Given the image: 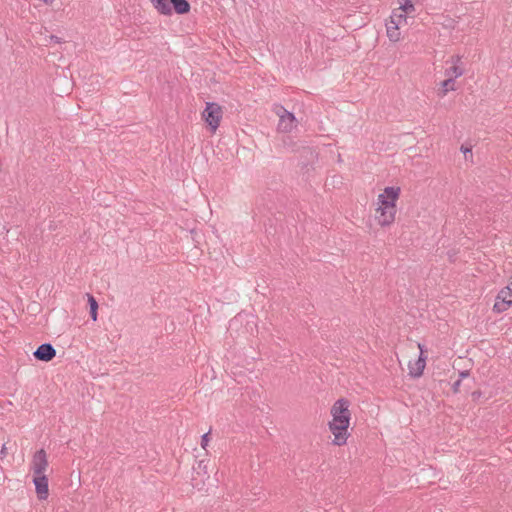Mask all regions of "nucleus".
I'll use <instances>...</instances> for the list:
<instances>
[{"label":"nucleus","instance_id":"nucleus-21","mask_svg":"<svg viewBox=\"0 0 512 512\" xmlns=\"http://www.w3.org/2000/svg\"><path fill=\"white\" fill-rule=\"evenodd\" d=\"M50 39L52 41H54L55 43H61L62 42V40L59 37L55 36V35H51Z\"/></svg>","mask_w":512,"mask_h":512},{"label":"nucleus","instance_id":"nucleus-8","mask_svg":"<svg viewBox=\"0 0 512 512\" xmlns=\"http://www.w3.org/2000/svg\"><path fill=\"white\" fill-rule=\"evenodd\" d=\"M34 486H35V492L37 495L38 500L45 501L47 500L49 496V482H48V476H35L32 477Z\"/></svg>","mask_w":512,"mask_h":512},{"label":"nucleus","instance_id":"nucleus-10","mask_svg":"<svg viewBox=\"0 0 512 512\" xmlns=\"http://www.w3.org/2000/svg\"><path fill=\"white\" fill-rule=\"evenodd\" d=\"M56 355V351L51 344H42L34 352L36 359L40 361H51Z\"/></svg>","mask_w":512,"mask_h":512},{"label":"nucleus","instance_id":"nucleus-5","mask_svg":"<svg viewBox=\"0 0 512 512\" xmlns=\"http://www.w3.org/2000/svg\"><path fill=\"white\" fill-rule=\"evenodd\" d=\"M274 112L279 117L278 131L287 133L296 127L297 120L294 114L287 111L283 106L276 105Z\"/></svg>","mask_w":512,"mask_h":512},{"label":"nucleus","instance_id":"nucleus-23","mask_svg":"<svg viewBox=\"0 0 512 512\" xmlns=\"http://www.w3.org/2000/svg\"><path fill=\"white\" fill-rule=\"evenodd\" d=\"M467 376H468V373H467V372H461V373H460V377H461V378H465V377H467Z\"/></svg>","mask_w":512,"mask_h":512},{"label":"nucleus","instance_id":"nucleus-17","mask_svg":"<svg viewBox=\"0 0 512 512\" xmlns=\"http://www.w3.org/2000/svg\"><path fill=\"white\" fill-rule=\"evenodd\" d=\"M87 300H88V303H89V306H90V315H91V318L96 321L97 320V310H98V303L97 301L95 300V298L90 295V294H87Z\"/></svg>","mask_w":512,"mask_h":512},{"label":"nucleus","instance_id":"nucleus-13","mask_svg":"<svg viewBox=\"0 0 512 512\" xmlns=\"http://www.w3.org/2000/svg\"><path fill=\"white\" fill-rule=\"evenodd\" d=\"M455 90V80L447 77L440 83V87L438 88V95L444 97L448 92Z\"/></svg>","mask_w":512,"mask_h":512},{"label":"nucleus","instance_id":"nucleus-6","mask_svg":"<svg viewBox=\"0 0 512 512\" xmlns=\"http://www.w3.org/2000/svg\"><path fill=\"white\" fill-rule=\"evenodd\" d=\"M204 120L210 126L212 132H215L219 127L222 118V109L216 103H207L206 108L202 113Z\"/></svg>","mask_w":512,"mask_h":512},{"label":"nucleus","instance_id":"nucleus-7","mask_svg":"<svg viewBox=\"0 0 512 512\" xmlns=\"http://www.w3.org/2000/svg\"><path fill=\"white\" fill-rule=\"evenodd\" d=\"M512 306V290H499L494 303V310L498 313L508 310Z\"/></svg>","mask_w":512,"mask_h":512},{"label":"nucleus","instance_id":"nucleus-22","mask_svg":"<svg viewBox=\"0 0 512 512\" xmlns=\"http://www.w3.org/2000/svg\"><path fill=\"white\" fill-rule=\"evenodd\" d=\"M461 150L463 151L464 154H467L468 152H471L470 148H466L464 146L461 147Z\"/></svg>","mask_w":512,"mask_h":512},{"label":"nucleus","instance_id":"nucleus-11","mask_svg":"<svg viewBox=\"0 0 512 512\" xmlns=\"http://www.w3.org/2000/svg\"><path fill=\"white\" fill-rule=\"evenodd\" d=\"M154 8L163 15H170L172 7H170V0H151Z\"/></svg>","mask_w":512,"mask_h":512},{"label":"nucleus","instance_id":"nucleus-3","mask_svg":"<svg viewBox=\"0 0 512 512\" xmlns=\"http://www.w3.org/2000/svg\"><path fill=\"white\" fill-rule=\"evenodd\" d=\"M403 357L406 360L408 375L417 379L424 374L427 363V354L419 342H410L405 346Z\"/></svg>","mask_w":512,"mask_h":512},{"label":"nucleus","instance_id":"nucleus-19","mask_svg":"<svg viewBox=\"0 0 512 512\" xmlns=\"http://www.w3.org/2000/svg\"><path fill=\"white\" fill-rule=\"evenodd\" d=\"M460 384H461V380H458V381H456V382L454 383V385H453V391H454L455 393H457V392L459 391Z\"/></svg>","mask_w":512,"mask_h":512},{"label":"nucleus","instance_id":"nucleus-15","mask_svg":"<svg viewBox=\"0 0 512 512\" xmlns=\"http://www.w3.org/2000/svg\"><path fill=\"white\" fill-rule=\"evenodd\" d=\"M406 15L407 14L401 12L400 10L395 9L390 16V24L400 25L402 22H406Z\"/></svg>","mask_w":512,"mask_h":512},{"label":"nucleus","instance_id":"nucleus-4","mask_svg":"<svg viewBox=\"0 0 512 512\" xmlns=\"http://www.w3.org/2000/svg\"><path fill=\"white\" fill-rule=\"evenodd\" d=\"M49 468L48 455L44 449L36 451L31 459L30 471L32 477L35 476H46Z\"/></svg>","mask_w":512,"mask_h":512},{"label":"nucleus","instance_id":"nucleus-9","mask_svg":"<svg viewBox=\"0 0 512 512\" xmlns=\"http://www.w3.org/2000/svg\"><path fill=\"white\" fill-rule=\"evenodd\" d=\"M461 57L454 55L448 62H451L452 66L445 70V76L451 79H456L464 74V68L459 65Z\"/></svg>","mask_w":512,"mask_h":512},{"label":"nucleus","instance_id":"nucleus-12","mask_svg":"<svg viewBox=\"0 0 512 512\" xmlns=\"http://www.w3.org/2000/svg\"><path fill=\"white\" fill-rule=\"evenodd\" d=\"M171 6L177 14H186L190 11V4L187 0H170Z\"/></svg>","mask_w":512,"mask_h":512},{"label":"nucleus","instance_id":"nucleus-24","mask_svg":"<svg viewBox=\"0 0 512 512\" xmlns=\"http://www.w3.org/2000/svg\"><path fill=\"white\" fill-rule=\"evenodd\" d=\"M45 4H52L54 0H42Z\"/></svg>","mask_w":512,"mask_h":512},{"label":"nucleus","instance_id":"nucleus-1","mask_svg":"<svg viewBox=\"0 0 512 512\" xmlns=\"http://www.w3.org/2000/svg\"><path fill=\"white\" fill-rule=\"evenodd\" d=\"M327 429L331 443L336 447L348 444L352 436L353 410L349 398L341 396L334 400L329 407Z\"/></svg>","mask_w":512,"mask_h":512},{"label":"nucleus","instance_id":"nucleus-16","mask_svg":"<svg viewBox=\"0 0 512 512\" xmlns=\"http://www.w3.org/2000/svg\"><path fill=\"white\" fill-rule=\"evenodd\" d=\"M399 5L400 6L398 10L405 14H411L415 12V6L411 0H399Z\"/></svg>","mask_w":512,"mask_h":512},{"label":"nucleus","instance_id":"nucleus-14","mask_svg":"<svg viewBox=\"0 0 512 512\" xmlns=\"http://www.w3.org/2000/svg\"><path fill=\"white\" fill-rule=\"evenodd\" d=\"M387 27V36L393 41L397 42L400 39L399 25L390 24V21L386 24Z\"/></svg>","mask_w":512,"mask_h":512},{"label":"nucleus","instance_id":"nucleus-2","mask_svg":"<svg viewBox=\"0 0 512 512\" xmlns=\"http://www.w3.org/2000/svg\"><path fill=\"white\" fill-rule=\"evenodd\" d=\"M399 187H386L384 193L378 196L379 207L376 210V220L381 226H389L395 220L396 201L400 195Z\"/></svg>","mask_w":512,"mask_h":512},{"label":"nucleus","instance_id":"nucleus-18","mask_svg":"<svg viewBox=\"0 0 512 512\" xmlns=\"http://www.w3.org/2000/svg\"><path fill=\"white\" fill-rule=\"evenodd\" d=\"M209 442H210L209 433H206L201 438V446H202V448L206 449V447L208 446Z\"/></svg>","mask_w":512,"mask_h":512},{"label":"nucleus","instance_id":"nucleus-20","mask_svg":"<svg viewBox=\"0 0 512 512\" xmlns=\"http://www.w3.org/2000/svg\"><path fill=\"white\" fill-rule=\"evenodd\" d=\"M6 454H7V447H6V445H3L1 448V451H0V455L3 458L6 456Z\"/></svg>","mask_w":512,"mask_h":512}]
</instances>
